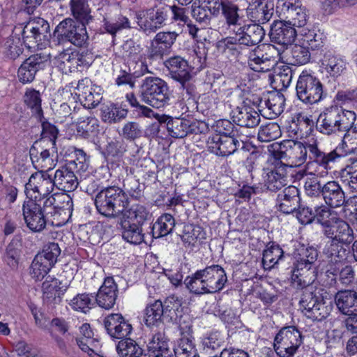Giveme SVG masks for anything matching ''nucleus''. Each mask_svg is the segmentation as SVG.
Wrapping results in <instances>:
<instances>
[{
  "instance_id": "f257e3e1",
  "label": "nucleus",
  "mask_w": 357,
  "mask_h": 357,
  "mask_svg": "<svg viewBox=\"0 0 357 357\" xmlns=\"http://www.w3.org/2000/svg\"><path fill=\"white\" fill-rule=\"evenodd\" d=\"M135 188L128 190L129 195L117 185H108L94 197V204L98 213L105 218H115L122 216L130 208V197L139 199L142 197L139 183L135 181Z\"/></svg>"
},
{
  "instance_id": "f03ea898",
  "label": "nucleus",
  "mask_w": 357,
  "mask_h": 357,
  "mask_svg": "<svg viewBox=\"0 0 357 357\" xmlns=\"http://www.w3.org/2000/svg\"><path fill=\"white\" fill-rule=\"evenodd\" d=\"M151 216L143 205L131 206L123 215L121 216L119 222L123 238L130 243L139 244L144 238L142 227Z\"/></svg>"
},
{
  "instance_id": "7ed1b4c3",
  "label": "nucleus",
  "mask_w": 357,
  "mask_h": 357,
  "mask_svg": "<svg viewBox=\"0 0 357 357\" xmlns=\"http://www.w3.org/2000/svg\"><path fill=\"white\" fill-rule=\"evenodd\" d=\"M299 44H295L291 48V56L296 65H303L310 60V50L321 49L325 43L326 36L320 30L303 28L301 31Z\"/></svg>"
},
{
  "instance_id": "20e7f679",
  "label": "nucleus",
  "mask_w": 357,
  "mask_h": 357,
  "mask_svg": "<svg viewBox=\"0 0 357 357\" xmlns=\"http://www.w3.org/2000/svg\"><path fill=\"white\" fill-rule=\"evenodd\" d=\"M139 96L143 102L153 107H163L169 100V86L160 77H147L142 81Z\"/></svg>"
},
{
  "instance_id": "39448f33",
  "label": "nucleus",
  "mask_w": 357,
  "mask_h": 357,
  "mask_svg": "<svg viewBox=\"0 0 357 357\" xmlns=\"http://www.w3.org/2000/svg\"><path fill=\"white\" fill-rule=\"evenodd\" d=\"M296 94L298 100L307 105L318 103L327 96L320 79L307 70L303 71L298 78Z\"/></svg>"
},
{
  "instance_id": "423d86ee",
  "label": "nucleus",
  "mask_w": 357,
  "mask_h": 357,
  "mask_svg": "<svg viewBox=\"0 0 357 357\" xmlns=\"http://www.w3.org/2000/svg\"><path fill=\"white\" fill-rule=\"evenodd\" d=\"M298 259L294 263L291 273V279L298 283L301 288L309 284L302 278L303 275L310 271L314 273L317 271L315 263L318 259L319 251L317 248L309 244H300L296 249Z\"/></svg>"
},
{
  "instance_id": "0eeeda50",
  "label": "nucleus",
  "mask_w": 357,
  "mask_h": 357,
  "mask_svg": "<svg viewBox=\"0 0 357 357\" xmlns=\"http://www.w3.org/2000/svg\"><path fill=\"white\" fill-rule=\"evenodd\" d=\"M88 24L70 17L66 18L56 26L53 38L58 44L69 42L82 48L89 40L86 31Z\"/></svg>"
},
{
  "instance_id": "6e6552de",
  "label": "nucleus",
  "mask_w": 357,
  "mask_h": 357,
  "mask_svg": "<svg viewBox=\"0 0 357 357\" xmlns=\"http://www.w3.org/2000/svg\"><path fill=\"white\" fill-rule=\"evenodd\" d=\"M303 337L296 326H284L275 336L274 350L279 357H294L303 344Z\"/></svg>"
},
{
  "instance_id": "1a4fd4ad",
  "label": "nucleus",
  "mask_w": 357,
  "mask_h": 357,
  "mask_svg": "<svg viewBox=\"0 0 357 357\" xmlns=\"http://www.w3.org/2000/svg\"><path fill=\"white\" fill-rule=\"evenodd\" d=\"M311 289L305 288L303 291L299 305L303 307L302 312L307 319L313 321H322L330 315V312L325 306L322 295Z\"/></svg>"
},
{
  "instance_id": "9d476101",
  "label": "nucleus",
  "mask_w": 357,
  "mask_h": 357,
  "mask_svg": "<svg viewBox=\"0 0 357 357\" xmlns=\"http://www.w3.org/2000/svg\"><path fill=\"white\" fill-rule=\"evenodd\" d=\"M60 254L58 243L50 242L45 245L43 252L34 257L31 264L33 277L37 280L43 279L54 266Z\"/></svg>"
},
{
  "instance_id": "9b49d317",
  "label": "nucleus",
  "mask_w": 357,
  "mask_h": 357,
  "mask_svg": "<svg viewBox=\"0 0 357 357\" xmlns=\"http://www.w3.org/2000/svg\"><path fill=\"white\" fill-rule=\"evenodd\" d=\"M170 10L167 6L150 8L136 13L137 24L145 33H153L166 24Z\"/></svg>"
},
{
  "instance_id": "f8f14e48",
  "label": "nucleus",
  "mask_w": 357,
  "mask_h": 357,
  "mask_svg": "<svg viewBox=\"0 0 357 357\" xmlns=\"http://www.w3.org/2000/svg\"><path fill=\"white\" fill-rule=\"evenodd\" d=\"M208 149L218 156H229L234 154L238 149L250 151L251 144L239 141L238 137L225 136L222 135H213L207 142Z\"/></svg>"
},
{
  "instance_id": "ddd939ff",
  "label": "nucleus",
  "mask_w": 357,
  "mask_h": 357,
  "mask_svg": "<svg viewBox=\"0 0 357 357\" xmlns=\"http://www.w3.org/2000/svg\"><path fill=\"white\" fill-rule=\"evenodd\" d=\"M297 34L298 31L290 20L274 21L268 33L271 42L280 46L279 48H277L278 54L284 52L289 45H292Z\"/></svg>"
},
{
  "instance_id": "4468645a",
  "label": "nucleus",
  "mask_w": 357,
  "mask_h": 357,
  "mask_svg": "<svg viewBox=\"0 0 357 357\" xmlns=\"http://www.w3.org/2000/svg\"><path fill=\"white\" fill-rule=\"evenodd\" d=\"M48 64V56L37 53L25 59L18 68L17 75L18 80L23 84L32 83L37 75L43 70Z\"/></svg>"
},
{
  "instance_id": "2eb2a0df",
  "label": "nucleus",
  "mask_w": 357,
  "mask_h": 357,
  "mask_svg": "<svg viewBox=\"0 0 357 357\" xmlns=\"http://www.w3.org/2000/svg\"><path fill=\"white\" fill-rule=\"evenodd\" d=\"M22 215L26 226L34 233L43 231L47 224L46 215L41 209L40 204L30 199L22 204Z\"/></svg>"
},
{
  "instance_id": "dca6fc26",
  "label": "nucleus",
  "mask_w": 357,
  "mask_h": 357,
  "mask_svg": "<svg viewBox=\"0 0 357 357\" xmlns=\"http://www.w3.org/2000/svg\"><path fill=\"white\" fill-rule=\"evenodd\" d=\"M178 36L175 31H161L158 33L151 41L149 49L148 59L157 60L162 59L174 43Z\"/></svg>"
},
{
  "instance_id": "f3484780",
  "label": "nucleus",
  "mask_w": 357,
  "mask_h": 357,
  "mask_svg": "<svg viewBox=\"0 0 357 357\" xmlns=\"http://www.w3.org/2000/svg\"><path fill=\"white\" fill-rule=\"evenodd\" d=\"M164 64L167 68L170 77L178 83H185L192 80V68L187 60L180 56H174L167 59Z\"/></svg>"
},
{
  "instance_id": "a211bd4d",
  "label": "nucleus",
  "mask_w": 357,
  "mask_h": 357,
  "mask_svg": "<svg viewBox=\"0 0 357 357\" xmlns=\"http://www.w3.org/2000/svg\"><path fill=\"white\" fill-rule=\"evenodd\" d=\"M204 282L210 294L221 291L227 282L225 269L220 265L213 264L200 269Z\"/></svg>"
},
{
  "instance_id": "6ab92c4d",
  "label": "nucleus",
  "mask_w": 357,
  "mask_h": 357,
  "mask_svg": "<svg viewBox=\"0 0 357 357\" xmlns=\"http://www.w3.org/2000/svg\"><path fill=\"white\" fill-rule=\"evenodd\" d=\"M274 7V0H250L247 15L252 22L264 24L271 19Z\"/></svg>"
},
{
  "instance_id": "aec40b11",
  "label": "nucleus",
  "mask_w": 357,
  "mask_h": 357,
  "mask_svg": "<svg viewBox=\"0 0 357 357\" xmlns=\"http://www.w3.org/2000/svg\"><path fill=\"white\" fill-rule=\"evenodd\" d=\"M278 210L285 214L294 213L301 203L299 190L289 185L277 196Z\"/></svg>"
},
{
  "instance_id": "412c9836",
  "label": "nucleus",
  "mask_w": 357,
  "mask_h": 357,
  "mask_svg": "<svg viewBox=\"0 0 357 357\" xmlns=\"http://www.w3.org/2000/svg\"><path fill=\"white\" fill-rule=\"evenodd\" d=\"M118 287L112 277L105 279L95 297L97 304L102 308L109 310L114 307L117 298Z\"/></svg>"
},
{
  "instance_id": "4be33fe9",
  "label": "nucleus",
  "mask_w": 357,
  "mask_h": 357,
  "mask_svg": "<svg viewBox=\"0 0 357 357\" xmlns=\"http://www.w3.org/2000/svg\"><path fill=\"white\" fill-rule=\"evenodd\" d=\"M261 24L254 22L241 26L236 31V35L241 37L242 45L252 47L260 43L266 35Z\"/></svg>"
},
{
  "instance_id": "5701e85b",
  "label": "nucleus",
  "mask_w": 357,
  "mask_h": 357,
  "mask_svg": "<svg viewBox=\"0 0 357 357\" xmlns=\"http://www.w3.org/2000/svg\"><path fill=\"white\" fill-rule=\"evenodd\" d=\"M126 151V146L122 141L111 140L100 153L107 161L109 168L115 169L123 162V158Z\"/></svg>"
},
{
  "instance_id": "b1692460",
  "label": "nucleus",
  "mask_w": 357,
  "mask_h": 357,
  "mask_svg": "<svg viewBox=\"0 0 357 357\" xmlns=\"http://www.w3.org/2000/svg\"><path fill=\"white\" fill-rule=\"evenodd\" d=\"M75 172V170L66 164L58 169L54 176L56 187L59 190L66 192L77 189L79 183Z\"/></svg>"
},
{
  "instance_id": "393cba45",
  "label": "nucleus",
  "mask_w": 357,
  "mask_h": 357,
  "mask_svg": "<svg viewBox=\"0 0 357 357\" xmlns=\"http://www.w3.org/2000/svg\"><path fill=\"white\" fill-rule=\"evenodd\" d=\"M321 197L331 208L342 206L347 202L344 192L335 181L325 183Z\"/></svg>"
},
{
  "instance_id": "a878e982",
  "label": "nucleus",
  "mask_w": 357,
  "mask_h": 357,
  "mask_svg": "<svg viewBox=\"0 0 357 357\" xmlns=\"http://www.w3.org/2000/svg\"><path fill=\"white\" fill-rule=\"evenodd\" d=\"M243 102L245 103V101ZM232 119L237 126L248 128L257 127L259 124L261 119L257 112L246 104L242 107L236 108Z\"/></svg>"
},
{
  "instance_id": "bb28decb",
  "label": "nucleus",
  "mask_w": 357,
  "mask_h": 357,
  "mask_svg": "<svg viewBox=\"0 0 357 357\" xmlns=\"http://www.w3.org/2000/svg\"><path fill=\"white\" fill-rule=\"evenodd\" d=\"M165 321L180 324L183 317L182 298L172 295L162 302Z\"/></svg>"
},
{
  "instance_id": "cd10ccee",
  "label": "nucleus",
  "mask_w": 357,
  "mask_h": 357,
  "mask_svg": "<svg viewBox=\"0 0 357 357\" xmlns=\"http://www.w3.org/2000/svg\"><path fill=\"white\" fill-rule=\"evenodd\" d=\"M68 287L69 284L67 282L63 284L62 281L56 278L52 279L51 282L46 280L42 284L44 298L48 302L59 304L61 302V296L67 291Z\"/></svg>"
},
{
  "instance_id": "c85d7f7f",
  "label": "nucleus",
  "mask_w": 357,
  "mask_h": 357,
  "mask_svg": "<svg viewBox=\"0 0 357 357\" xmlns=\"http://www.w3.org/2000/svg\"><path fill=\"white\" fill-rule=\"evenodd\" d=\"M175 227V219L169 213H165L159 217L157 221L150 225L148 231L154 238L166 236L171 234Z\"/></svg>"
},
{
  "instance_id": "c756f323",
  "label": "nucleus",
  "mask_w": 357,
  "mask_h": 357,
  "mask_svg": "<svg viewBox=\"0 0 357 357\" xmlns=\"http://www.w3.org/2000/svg\"><path fill=\"white\" fill-rule=\"evenodd\" d=\"M23 101L28 109H30L31 116L36 120L43 118L44 112L41 106L42 98L39 91L29 88L26 89L23 96Z\"/></svg>"
},
{
  "instance_id": "7c9ffc66",
  "label": "nucleus",
  "mask_w": 357,
  "mask_h": 357,
  "mask_svg": "<svg viewBox=\"0 0 357 357\" xmlns=\"http://www.w3.org/2000/svg\"><path fill=\"white\" fill-rule=\"evenodd\" d=\"M169 339L165 333L158 332L153 335L147 344L148 355L149 357L155 356H165L169 354Z\"/></svg>"
},
{
  "instance_id": "2f4dec72",
  "label": "nucleus",
  "mask_w": 357,
  "mask_h": 357,
  "mask_svg": "<svg viewBox=\"0 0 357 357\" xmlns=\"http://www.w3.org/2000/svg\"><path fill=\"white\" fill-rule=\"evenodd\" d=\"M144 312V321L148 327H158L165 321L164 309L160 300L148 305Z\"/></svg>"
},
{
  "instance_id": "473e14b6",
  "label": "nucleus",
  "mask_w": 357,
  "mask_h": 357,
  "mask_svg": "<svg viewBox=\"0 0 357 357\" xmlns=\"http://www.w3.org/2000/svg\"><path fill=\"white\" fill-rule=\"evenodd\" d=\"M321 65L332 77H339L346 69V62L331 52L324 54L321 59Z\"/></svg>"
},
{
  "instance_id": "72a5a7b5",
  "label": "nucleus",
  "mask_w": 357,
  "mask_h": 357,
  "mask_svg": "<svg viewBox=\"0 0 357 357\" xmlns=\"http://www.w3.org/2000/svg\"><path fill=\"white\" fill-rule=\"evenodd\" d=\"M70 8L73 20L85 24H89L93 20L88 0H70Z\"/></svg>"
},
{
  "instance_id": "f704fd0d",
  "label": "nucleus",
  "mask_w": 357,
  "mask_h": 357,
  "mask_svg": "<svg viewBox=\"0 0 357 357\" xmlns=\"http://www.w3.org/2000/svg\"><path fill=\"white\" fill-rule=\"evenodd\" d=\"M286 185V174L284 167H278L266 174L265 185L267 190L277 192Z\"/></svg>"
},
{
  "instance_id": "c9c22d12",
  "label": "nucleus",
  "mask_w": 357,
  "mask_h": 357,
  "mask_svg": "<svg viewBox=\"0 0 357 357\" xmlns=\"http://www.w3.org/2000/svg\"><path fill=\"white\" fill-rule=\"evenodd\" d=\"M116 351L120 357H141L144 353L143 349L131 338L120 340L116 345Z\"/></svg>"
},
{
  "instance_id": "e433bc0d",
  "label": "nucleus",
  "mask_w": 357,
  "mask_h": 357,
  "mask_svg": "<svg viewBox=\"0 0 357 357\" xmlns=\"http://www.w3.org/2000/svg\"><path fill=\"white\" fill-rule=\"evenodd\" d=\"M22 236L17 234L13 238L6 248L5 260L12 268L17 266L22 246Z\"/></svg>"
},
{
  "instance_id": "4c0bfd02",
  "label": "nucleus",
  "mask_w": 357,
  "mask_h": 357,
  "mask_svg": "<svg viewBox=\"0 0 357 357\" xmlns=\"http://www.w3.org/2000/svg\"><path fill=\"white\" fill-rule=\"evenodd\" d=\"M128 108L119 103H112L102 109V119L110 123H116L124 119L128 114Z\"/></svg>"
},
{
  "instance_id": "58836bf2",
  "label": "nucleus",
  "mask_w": 357,
  "mask_h": 357,
  "mask_svg": "<svg viewBox=\"0 0 357 357\" xmlns=\"http://www.w3.org/2000/svg\"><path fill=\"white\" fill-rule=\"evenodd\" d=\"M99 127L98 119L91 116L87 117L77 122V135L84 139L94 137L99 133Z\"/></svg>"
},
{
  "instance_id": "ea45409f",
  "label": "nucleus",
  "mask_w": 357,
  "mask_h": 357,
  "mask_svg": "<svg viewBox=\"0 0 357 357\" xmlns=\"http://www.w3.org/2000/svg\"><path fill=\"white\" fill-rule=\"evenodd\" d=\"M37 121L41 123L42 128L40 137L38 139H42L43 143H45L46 145L47 144H52V150L55 151V145H56L59 129L55 125L49 122L44 116L41 120Z\"/></svg>"
},
{
  "instance_id": "a19ab883",
  "label": "nucleus",
  "mask_w": 357,
  "mask_h": 357,
  "mask_svg": "<svg viewBox=\"0 0 357 357\" xmlns=\"http://www.w3.org/2000/svg\"><path fill=\"white\" fill-rule=\"evenodd\" d=\"M342 243L336 238L328 240L322 249V254L328 260L333 259H342L347 256V249L343 247Z\"/></svg>"
},
{
  "instance_id": "79ce46f5",
  "label": "nucleus",
  "mask_w": 357,
  "mask_h": 357,
  "mask_svg": "<svg viewBox=\"0 0 357 357\" xmlns=\"http://www.w3.org/2000/svg\"><path fill=\"white\" fill-rule=\"evenodd\" d=\"M185 287L192 294L202 295L210 294L204 282V279L199 270L184 280Z\"/></svg>"
},
{
  "instance_id": "37998d69",
  "label": "nucleus",
  "mask_w": 357,
  "mask_h": 357,
  "mask_svg": "<svg viewBox=\"0 0 357 357\" xmlns=\"http://www.w3.org/2000/svg\"><path fill=\"white\" fill-rule=\"evenodd\" d=\"M324 184L325 183L322 182L321 177L315 174L309 173L304 183L305 192L310 197H321Z\"/></svg>"
},
{
  "instance_id": "c03bdc74",
  "label": "nucleus",
  "mask_w": 357,
  "mask_h": 357,
  "mask_svg": "<svg viewBox=\"0 0 357 357\" xmlns=\"http://www.w3.org/2000/svg\"><path fill=\"white\" fill-rule=\"evenodd\" d=\"M263 252L262 262L264 265H267L270 268L274 267L284 257V251L275 242H269Z\"/></svg>"
},
{
  "instance_id": "a18cd8bd",
  "label": "nucleus",
  "mask_w": 357,
  "mask_h": 357,
  "mask_svg": "<svg viewBox=\"0 0 357 357\" xmlns=\"http://www.w3.org/2000/svg\"><path fill=\"white\" fill-rule=\"evenodd\" d=\"M201 342L205 351H214L223 347L225 342V336L220 331H212L206 334Z\"/></svg>"
},
{
  "instance_id": "49530a36",
  "label": "nucleus",
  "mask_w": 357,
  "mask_h": 357,
  "mask_svg": "<svg viewBox=\"0 0 357 357\" xmlns=\"http://www.w3.org/2000/svg\"><path fill=\"white\" fill-rule=\"evenodd\" d=\"M102 22L104 29L112 35L113 40L119 31L131 28L128 18L122 15H119L114 22H111L104 17Z\"/></svg>"
},
{
  "instance_id": "de8ad7c7",
  "label": "nucleus",
  "mask_w": 357,
  "mask_h": 357,
  "mask_svg": "<svg viewBox=\"0 0 357 357\" xmlns=\"http://www.w3.org/2000/svg\"><path fill=\"white\" fill-rule=\"evenodd\" d=\"M266 107L271 110L274 116H278L284 110L285 105V98L284 95L279 91H272L268 93V97L265 100Z\"/></svg>"
},
{
  "instance_id": "09e8293b",
  "label": "nucleus",
  "mask_w": 357,
  "mask_h": 357,
  "mask_svg": "<svg viewBox=\"0 0 357 357\" xmlns=\"http://www.w3.org/2000/svg\"><path fill=\"white\" fill-rule=\"evenodd\" d=\"M289 149L287 151L289 156L295 161V165L299 166L306 162L307 147H305L304 143L298 141L288 142Z\"/></svg>"
},
{
  "instance_id": "8fccbe9b",
  "label": "nucleus",
  "mask_w": 357,
  "mask_h": 357,
  "mask_svg": "<svg viewBox=\"0 0 357 357\" xmlns=\"http://www.w3.org/2000/svg\"><path fill=\"white\" fill-rule=\"evenodd\" d=\"M174 352V357H199L194 343L188 337L180 339Z\"/></svg>"
},
{
  "instance_id": "3c124183",
  "label": "nucleus",
  "mask_w": 357,
  "mask_h": 357,
  "mask_svg": "<svg viewBox=\"0 0 357 357\" xmlns=\"http://www.w3.org/2000/svg\"><path fill=\"white\" fill-rule=\"evenodd\" d=\"M81 104L88 109L95 108L100 102L102 96L99 92L92 91V89L88 86L84 87L78 95Z\"/></svg>"
},
{
  "instance_id": "603ef678",
  "label": "nucleus",
  "mask_w": 357,
  "mask_h": 357,
  "mask_svg": "<svg viewBox=\"0 0 357 357\" xmlns=\"http://www.w3.org/2000/svg\"><path fill=\"white\" fill-rule=\"evenodd\" d=\"M75 158L71 160H66V165L71 167L76 172H84L89 166V157L86 153L79 149L74 151Z\"/></svg>"
},
{
  "instance_id": "864d4df0",
  "label": "nucleus",
  "mask_w": 357,
  "mask_h": 357,
  "mask_svg": "<svg viewBox=\"0 0 357 357\" xmlns=\"http://www.w3.org/2000/svg\"><path fill=\"white\" fill-rule=\"evenodd\" d=\"M344 324V332L350 335L346 342L345 352L348 357L357 356V323Z\"/></svg>"
},
{
  "instance_id": "5fc2aeb1",
  "label": "nucleus",
  "mask_w": 357,
  "mask_h": 357,
  "mask_svg": "<svg viewBox=\"0 0 357 357\" xmlns=\"http://www.w3.org/2000/svg\"><path fill=\"white\" fill-rule=\"evenodd\" d=\"M281 135L280 126L277 123L270 122L260 126L258 137L261 141L269 142L279 137Z\"/></svg>"
},
{
  "instance_id": "6e6d98bb",
  "label": "nucleus",
  "mask_w": 357,
  "mask_h": 357,
  "mask_svg": "<svg viewBox=\"0 0 357 357\" xmlns=\"http://www.w3.org/2000/svg\"><path fill=\"white\" fill-rule=\"evenodd\" d=\"M334 220H338L337 214L328 206L321 205L314 206V221L321 227Z\"/></svg>"
},
{
  "instance_id": "4d7b16f0",
  "label": "nucleus",
  "mask_w": 357,
  "mask_h": 357,
  "mask_svg": "<svg viewBox=\"0 0 357 357\" xmlns=\"http://www.w3.org/2000/svg\"><path fill=\"white\" fill-rule=\"evenodd\" d=\"M144 135V130L139 123L135 121H129L124 124L121 135L128 141H135L142 137Z\"/></svg>"
},
{
  "instance_id": "13d9d810",
  "label": "nucleus",
  "mask_w": 357,
  "mask_h": 357,
  "mask_svg": "<svg viewBox=\"0 0 357 357\" xmlns=\"http://www.w3.org/2000/svg\"><path fill=\"white\" fill-rule=\"evenodd\" d=\"M206 234L202 227L195 225L191 227L190 231H185L181 238L184 244L195 246L197 241H201L206 239Z\"/></svg>"
},
{
  "instance_id": "bf43d9fd",
  "label": "nucleus",
  "mask_w": 357,
  "mask_h": 357,
  "mask_svg": "<svg viewBox=\"0 0 357 357\" xmlns=\"http://www.w3.org/2000/svg\"><path fill=\"white\" fill-rule=\"evenodd\" d=\"M238 10L239 8L237 5L229 1H225L221 11L228 26L238 24L239 20Z\"/></svg>"
},
{
  "instance_id": "052dcab7",
  "label": "nucleus",
  "mask_w": 357,
  "mask_h": 357,
  "mask_svg": "<svg viewBox=\"0 0 357 357\" xmlns=\"http://www.w3.org/2000/svg\"><path fill=\"white\" fill-rule=\"evenodd\" d=\"M126 102L133 108V113L136 116L150 117L154 114L153 111L145 106L140 105L134 93H127L126 96Z\"/></svg>"
},
{
  "instance_id": "680f3d73",
  "label": "nucleus",
  "mask_w": 357,
  "mask_h": 357,
  "mask_svg": "<svg viewBox=\"0 0 357 357\" xmlns=\"http://www.w3.org/2000/svg\"><path fill=\"white\" fill-rule=\"evenodd\" d=\"M342 135V143L336 147L337 152L342 157L350 153H357V147L350 131L346 130Z\"/></svg>"
},
{
  "instance_id": "e2e57ef3",
  "label": "nucleus",
  "mask_w": 357,
  "mask_h": 357,
  "mask_svg": "<svg viewBox=\"0 0 357 357\" xmlns=\"http://www.w3.org/2000/svg\"><path fill=\"white\" fill-rule=\"evenodd\" d=\"M168 133L174 138H183L188 135L186 119L174 118L168 125Z\"/></svg>"
},
{
  "instance_id": "0e129e2a",
  "label": "nucleus",
  "mask_w": 357,
  "mask_h": 357,
  "mask_svg": "<svg viewBox=\"0 0 357 357\" xmlns=\"http://www.w3.org/2000/svg\"><path fill=\"white\" fill-rule=\"evenodd\" d=\"M23 43L28 49L35 48L40 45H43V42L38 36V33L32 31L30 26L25 24L21 31Z\"/></svg>"
},
{
  "instance_id": "69168bd1",
  "label": "nucleus",
  "mask_w": 357,
  "mask_h": 357,
  "mask_svg": "<svg viewBox=\"0 0 357 357\" xmlns=\"http://www.w3.org/2000/svg\"><path fill=\"white\" fill-rule=\"evenodd\" d=\"M238 45H242L241 39L236 34V36H229L219 40L217 43V47L222 52L229 50L232 54H236L239 53Z\"/></svg>"
},
{
  "instance_id": "338daca9",
  "label": "nucleus",
  "mask_w": 357,
  "mask_h": 357,
  "mask_svg": "<svg viewBox=\"0 0 357 357\" xmlns=\"http://www.w3.org/2000/svg\"><path fill=\"white\" fill-rule=\"evenodd\" d=\"M337 227H336L335 235L337 240L342 243L350 241L353 239L354 231L349 225L344 220L338 218Z\"/></svg>"
},
{
  "instance_id": "774afa93",
  "label": "nucleus",
  "mask_w": 357,
  "mask_h": 357,
  "mask_svg": "<svg viewBox=\"0 0 357 357\" xmlns=\"http://www.w3.org/2000/svg\"><path fill=\"white\" fill-rule=\"evenodd\" d=\"M294 213L302 225L310 224L314 221V208H312L306 204L300 203Z\"/></svg>"
}]
</instances>
